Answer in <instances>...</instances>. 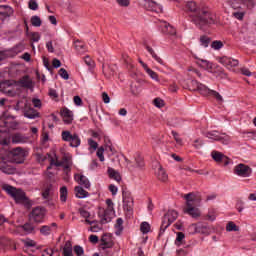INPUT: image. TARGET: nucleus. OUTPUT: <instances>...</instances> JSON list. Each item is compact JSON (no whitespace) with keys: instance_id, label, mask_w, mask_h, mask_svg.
<instances>
[{"instance_id":"1","label":"nucleus","mask_w":256,"mask_h":256,"mask_svg":"<svg viewBox=\"0 0 256 256\" xmlns=\"http://www.w3.org/2000/svg\"><path fill=\"white\" fill-rule=\"evenodd\" d=\"M184 11L187 12L188 17L198 29H203L207 25H213L215 23V15L207 8H202L197 2L190 0L185 3Z\"/></svg>"},{"instance_id":"2","label":"nucleus","mask_w":256,"mask_h":256,"mask_svg":"<svg viewBox=\"0 0 256 256\" xmlns=\"http://www.w3.org/2000/svg\"><path fill=\"white\" fill-rule=\"evenodd\" d=\"M2 189L15 201L16 205H23L27 211L33 207V201L27 197V193L23 189L9 184H5Z\"/></svg>"},{"instance_id":"3","label":"nucleus","mask_w":256,"mask_h":256,"mask_svg":"<svg viewBox=\"0 0 256 256\" xmlns=\"http://www.w3.org/2000/svg\"><path fill=\"white\" fill-rule=\"evenodd\" d=\"M184 199L186 200L184 213L186 215H190L192 219H198V217H201V210H199L201 205V196L189 193L184 196Z\"/></svg>"},{"instance_id":"4","label":"nucleus","mask_w":256,"mask_h":256,"mask_svg":"<svg viewBox=\"0 0 256 256\" xmlns=\"http://www.w3.org/2000/svg\"><path fill=\"white\" fill-rule=\"evenodd\" d=\"M50 161V165L47 167V171H51L53 167H63L65 173L71 171V159L69 157H64L62 161L59 160L56 154H47Z\"/></svg>"},{"instance_id":"5","label":"nucleus","mask_w":256,"mask_h":256,"mask_svg":"<svg viewBox=\"0 0 256 256\" xmlns=\"http://www.w3.org/2000/svg\"><path fill=\"white\" fill-rule=\"evenodd\" d=\"M107 208H99L98 216L100 218V223L105 225L111 223V219L115 217V210L113 208V201L111 199L106 200Z\"/></svg>"},{"instance_id":"6","label":"nucleus","mask_w":256,"mask_h":256,"mask_svg":"<svg viewBox=\"0 0 256 256\" xmlns=\"http://www.w3.org/2000/svg\"><path fill=\"white\" fill-rule=\"evenodd\" d=\"M192 85H194L197 91H199L201 95H204V97H214L215 99H217V101H223V97L221 96V94H219V92L209 89V87H207L205 84L194 80L192 81Z\"/></svg>"},{"instance_id":"7","label":"nucleus","mask_w":256,"mask_h":256,"mask_svg":"<svg viewBox=\"0 0 256 256\" xmlns=\"http://www.w3.org/2000/svg\"><path fill=\"white\" fill-rule=\"evenodd\" d=\"M205 137L218 141L222 145H229L231 143V137L225 133H219L217 130L206 132Z\"/></svg>"},{"instance_id":"8","label":"nucleus","mask_w":256,"mask_h":256,"mask_svg":"<svg viewBox=\"0 0 256 256\" xmlns=\"http://www.w3.org/2000/svg\"><path fill=\"white\" fill-rule=\"evenodd\" d=\"M122 197H123L124 211H127V215H132V213H133V197L131 196V192H129L127 189H123Z\"/></svg>"},{"instance_id":"9","label":"nucleus","mask_w":256,"mask_h":256,"mask_svg":"<svg viewBox=\"0 0 256 256\" xmlns=\"http://www.w3.org/2000/svg\"><path fill=\"white\" fill-rule=\"evenodd\" d=\"M62 141L70 143V147H79L81 138L77 134H71L69 131H62Z\"/></svg>"},{"instance_id":"10","label":"nucleus","mask_w":256,"mask_h":256,"mask_svg":"<svg viewBox=\"0 0 256 256\" xmlns=\"http://www.w3.org/2000/svg\"><path fill=\"white\" fill-rule=\"evenodd\" d=\"M141 7H144L146 11H152L153 13H163V7L153 0L140 1Z\"/></svg>"},{"instance_id":"11","label":"nucleus","mask_w":256,"mask_h":256,"mask_svg":"<svg viewBox=\"0 0 256 256\" xmlns=\"http://www.w3.org/2000/svg\"><path fill=\"white\" fill-rule=\"evenodd\" d=\"M10 153L12 155L13 163L21 164L25 162V150H23L21 147L12 149Z\"/></svg>"},{"instance_id":"12","label":"nucleus","mask_w":256,"mask_h":256,"mask_svg":"<svg viewBox=\"0 0 256 256\" xmlns=\"http://www.w3.org/2000/svg\"><path fill=\"white\" fill-rule=\"evenodd\" d=\"M234 173L238 175V177H251L253 169L245 164H238L234 167Z\"/></svg>"},{"instance_id":"13","label":"nucleus","mask_w":256,"mask_h":256,"mask_svg":"<svg viewBox=\"0 0 256 256\" xmlns=\"http://www.w3.org/2000/svg\"><path fill=\"white\" fill-rule=\"evenodd\" d=\"M179 214L175 210H168L166 214H164L162 218V225H171L177 221V217Z\"/></svg>"},{"instance_id":"14","label":"nucleus","mask_w":256,"mask_h":256,"mask_svg":"<svg viewBox=\"0 0 256 256\" xmlns=\"http://www.w3.org/2000/svg\"><path fill=\"white\" fill-rule=\"evenodd\" d=\"M17 85L24 89H33V78L29 75H24L17 81Z\"/></svg>"},{"instance_id":"15","label":"nucleus","mask_w":256,"mask_h":256,"mask_svg":"<svg viewBox=\"0 0 256 256\" xmlns=\"http://www.w3.org/2000/svg\"><path fill=\"white\" fill-rule=\"evenodd\" d=\"M45 219V208L36 207L33 209V221L34 223H43Z\"/></svg>"},{"instance_id":"16","label":"nucleus","mask_w":256,"mask_h":256,"mask_svg":"<svg viewBox=\"0 0 256 256\" xmlns=\"http://www.w3.org/2000/svg\"><path fill=\"white\" fill-rule=\"evenodd\" d=\"M211 157L212 159H214V161H216V163H223L224 165H229V158L217 150H213L211 152Z\"/></svg>"},{"instance_id":"17","label":"nucleus","mask_w":256,"mask_h":256,"mask_svg":"<svg viewBox=\"0 0 256 256\" xmlns=\"http://www.w3.org/2000/svg\"><path fill=\"white\" fill-rule=\"evenodd\" d=\"M115 245L113 242V236L111 234H104L101 237V247L102 249H111Z\"/></svg>"},{"instance_id":"18","label":"nucleus","mask_w":256,"mask_h":256,"mask_svg":"<svg viewBox=\"0 0 256 256\" xmlns=\"http://www.w3.org/2000/svg\"><path fill=\"white\" fill-rule=\"evenodd\" d=\"M219 63L224 65V67H227L228 69H231V67H237L239 65V60L237 59H232L227 56H224L219 59Z\"/></svg>"},{"instance_id":"19","label":"nucleus","mask_w":256,"mask_h":256,"mask_svg":"<svg viewBox=\"0 0 256 256\" xmlns=\"http://www.w3.org/2000/svg\"><path fill=\"white\" fill-rule=\"evenodd\" d=\"M159 27H160V31H162V33H164L165 35H168L169 29H171L170 35L173 36L177 34V30H175V28H173V26H171L166 21H160Z\"/></svg>"},{"instance_id":"20","label":"nucleus","mask_w":256,"mask_h":256,"mask_svg":"<svg viewBox=\"0 0 256 256\" xmlns=\"http://www.w3.org/2000/svg\"><path fill=\"white\" fill-rule=\"evenodd\" d=\"M75 181L85 187V189H89L91 187V182H89V178L82 174H75L74 176Z\"/></svg>"},{"instance_id":"21","label":"nucleus","mask_w":256,"mask_h":256,"mask_svg":"<svg viewBox=\"0 0 256 256\" xmlns=\"http://www.w3.org/2000/svg\"><path fill=\"white\" fill-rule=\"evenodd\" d=\"M61 116L63 117L64 123L71 125L73 123V112L69 108H63L61 110Z\"/></svg>"},{"instance_id":"22","label":"nucleus","mask_w":256,"mask_h":256,"mask_svg":"<svg viewBox=\"0 0 256 256\" xmlns=\"http://www.w3.org/2000/svg\"><path fill=\"white\" fill-rule=\"evenodd\" d=\"M13 15V8L9 5H0V19H7Z\"/></svg>"},{"instance_id":"23","label":"nucleus","mask_w":256,"mask_h":256,"mask_svg":"<svg viewBox=\"0 0 256 256\" xmlns=\"http://www.w3.org/2000/svg\"><path fill=\"white\" fill-rule=\"evenodd\" d=\"M17 49H19V47L13 48L12 51H10V50L0 51V63H1V61H5V59H7L9 57H14V55H17V53H18Z\"/></svg>"},{"instance_id":"24","label":"nucleus","mask_w":256,"mask_h":256,"mask_svg":"<svg viewBox=\"0 0 256 256\" xmlns=\"http://www.w3.org/2000/svg\"><path fill=\"white\" fill-rule=\"evenodd\" d=\"M29 138L22 133H14L12 135V143H27Z\"/></svg>"},{"instance_id":"25","label":"nucleus","mask_w":256,"mask_h":256,"mask_svg":"<svg viewBox=\"0 0 256 256\" xmlns=\"http://www.w3.org/2000/svg\"><path fill=\"white\" fill-rule=\"evenodd\" d=\"M52 193H53V185L50 184L47 187H45L41 192L42 198L44 199V201L52 199Z\"/></svg>"},{"instance_id":"26","label":"nucleus","mask_w":256,"mask_h":256,"mask_svg":"<svg viewBox=\"0 0 256 256\" xmlns=\"http://www.w3.org/2000/svg\"><path fill=\"white\" fill-rule=\"evenodd\" d=\"M189 233H207V226H195V225H191L188 228Z\"/></svg>"},{"instance_id":"27","label":"nucleus","mask_w":256,"mask_h":256,"mask_svg":"<svg viewBox=\"0 0 256 256\" xmlns=\"http://www.w3.org/2000/svg\"><path fill=\"white\" fill-rule=\"evenodd\" d=\"M196 63L199 65V67L205 69L206 71H211V69H213V65L207 60L197 59Z\"/></svg>"},{"instance_id":"28","label":"nucleus","mask_w":256,"mask_h":256,"mask_svg":"<svg viewBox=\"0 0 256 256\" xmlns=\"http://www.w3.org/2000/svg\"><path fill=\"white\" fill-rule=\"evenodd\" d=\"M74 191H75L76 197H78V199H85V197L89 196V192L85 191V189H83V187H81V186H76Z\"/></svg>"},{"instance_id":"29","label":"nucleus","mask_w":256,"mask_h":256,"mask_svg":"<svg viewBox=\"0 0 256 256\" xmlns=\"http://www.w3.org/2000/svg\"><path fill=\"white\" fill-rule=\"evenodd\" d=\"M63 255L64 256H73V245L71 241H66L64 248H63Z\"/></svg>"},{"instance_id":"30","label":"nucleus","mask_w":256,"mask_h":256,"mask_svg":"<svg viewBox=\"0 0 256 256\" xmlns=\"http://www.w3.org/2000/svg\"><path fill=\"white\" fill-rule=\"evenodd\" d=\"M156 177L157 179H159V181H162V182H165L167 181V179H169L167 172H165V170L162 169L161 167H159L158 170L156 171Z\"/></svg>"},{"instance_id":"31","label":"nucleus","mask_w":256,"mask_h":256,"mask_svg":"<svg viewBox=\"0 0 256 256\" xmlns=\"http://www.w3.org/2000/svg\"><path fill=\"white\" fill-rule=\"evenodd\" d=\"M17 231H19L21 235H28V233H33V226L31 225L17 226Z\"/></svg>"},{"instance_id":"32","label":"nucleus","mask_w":256,"mask_h":256,"mask_svg":"<svg viewBox=\"0 0 256 256\" xmlns=\"http://www.w3.org/2000/svg\"><path fill=\"white\" fill-rule=\"evenodd\" d=\"M108 175L110 179H114V181H117V183L121 181V174H119L115 169L111 167L108 168Z\"/></svg>"},{"instance_id":"33","label":"nucleus","mask_w":256,"mask_h":256,"mask_svg":"<svg viewBox=\"0 0 256 256\" xmlns=\"http://www.w3.org/2000/svg\"><path fill=\"white\" fill-rule=\"evenodd\" d=\"M144 70L146 71L147 75L151 77V79L159 82V75L157 74V72L153 71L151 68H149V66H144Z\"/></svg>"},{"instance_id":"34","label":"nucleus","mask_w":256,"mask_h":256,"mask_svg":"<svg viewBox=\"0 0 256 256\" xmlns=\"http://www.w3.org/2000/svg\"><path fill=\"white\" fill-rule=\"evenodd\" d=\"M79 213L81 217H84L86 223H93V220H91V213H89V211H87L85 208H81Z\"/></svg>"},{"instance_id":"35","label":"nucleus","mask_w":256,"mask_h":256,"mask_svg":"<svg viewBox=\"0 0 256 256\" xmlns=\"http://www.w3.org/2000/svg\"><path fill=\"white\" fill-rule=\"evenodd\" d=\"M146 50L148 51V53H150V55L153 57V59H155V61H157V63H160V65H163V59H161V57L157 56V54L155 53V50H153V48H151V46H146Z\"/></svg>"},{"instance_id":"36","label":"nucleus","mask_w":256,"mask_h":256,"mask_svg":"<svg viewBox=\"0 0 256 256\" xmlns=\"http://www.w3.org/2000/svg\"><path fill=\"white\" fill-rule=\"evenodd\" d=\"M4 127H6V129H17V127H19V123L14 120L5 119Z\"/></svg>"},{"instance_id":"37","label":"nucleus","mask_w":256,"mask_h":256,"mask_svg":"<svg viewBox=\"0 0 256 256\" xmlns=\"http://www.w3.org/2000/svg\"><path fill=\"white\" fill-rule=\"evenodd\" d=\"M216 217H217V210H215V208L209 209L208 214L206 215V220L215 221Z\"/></svg>"},{"instance_id":"38","label":"nucleus","mask_w":256,"mask_h":256,"mask_svg":"<svg viewBox=\"0 0 256 256\" xmlns=\"http://www.w3.org/2000/svg\"><path fill=\"white\" fill-rule=\"evenodd\" d=\"M75 49L78 51V53H85V51H87V46H85L81 41H76Z\"/></svg>"},{"instance_id":"39","label":"nucleus","mask_w":256,"mask_h":256,"mask_svg":"<svg viewBox=\"0 0 256 256\" xmlns=\"http://www.w3.org/2000/svg\"><path fill=\"white\" fill-rule=\"evenodd\" d=\"M42 256H59V251L53 250L51 248L44 249V251L42 252Z\"/></svg>"},{"instance_id":"40","label":"nucleus","mask_w":256,"mask_h":256,"mask_svg":"<svg viewBox=\"0 0 256 256\" xmlns=\"http://www.w3.org/2000/svg\"><path fill=\"white\" fill-rule=\"evenodd\" d=\"M67 195V188L65 186L60 188V201H62V203H65V201H67Z\"/></svg>"},{"instance_id":"41","label":"nucleus","mask_w":256,"mask_h":256,"mask_svg":"<svg viewBox=\"0 0 256 256\" xmlns=\"http://www.w3.org/2000/svg\"><path fill=\"white\" fill-rule=\"evenodd\" d=\"M209 43H211V38L207 36L200 37V45H202V47H209Z\"/></svg>"},{"instance_id":"42","label":"nucleus","mask_w":256,"mask_h":256,"mask_svg":"<svg viewBox=\"0 0 256 256\" xmlns=\"http://www.w3.org/2000/svg\"><path fill=\"white\" fill-rule=\"evenodd\" d=\"M211 47L215 49V51H219V49H223V42L220 40L213 41Z\"/></svg>"},{"instance_id":"43","label":"nucleus","mask_w":256,"mask_h":256,"mask_svg":"<svg viewBox=\"0 0 256 256\" xmlns=\"http://www.w3.org/2000/svg\"><path fill=\"white\" fill-rule=\"evenodd\" d=\"M8 87H11V82L9 80H5V81L0 83V89L4 93H7V88Z\"/></svg>"},{"instance_id":"44","label":"nucleus","mask_w":256,"mask_h":256,"mask_svg":"<svg viewBox=\"0 0 256 256\" xmlns=\"http://www.w3.org/2000/svg\"><path fill=\"white\" fill-rule=\"evenodd\" d=\"M74 253L77 256H83V255H85V250L83 249V247L76 245V246H74Z\"/></svg>"},{"instance_id":"45","label":"nucleus","mask_w":256,"mask_h":256,"mask_svg":"<svg viewBox=\"0 0 256 256\" xmlns=\"http://www.w3.org/2000/svg\"><path fill=\"white\" fill-rule=\"evenodd\" d=\"M33 107L34 109H41L43 107V102L39 98H33Z\"/></svg>"},{"instance_id":"46","label":"nucleus","mask_w":256,"mask_h":256,"mask_svg":"<svg viewBox=\"0 0 256 256\" xmlns=\"http://www.w3.org/2000/svg\"><path fill=\"white\" fill-rule=\"evenodd\" d=\"M104 152H105V148H103V147H100L97 150V157L99 158V160L101 162L105 161V156L103 155Z\"/></svg>"},{"instance_id":"47","label":"nucleus","mask_w":256,"mask_h":256,"mask_svg":"<svg viewBox=\"0 0 256 256\" xmlns=\"http://www.w3.org/2000/svg\"><path fill=\"white\" fill-rule=\"evenodd\" d=\"M43 21L39 16H33V27H41Z\"/></svg>"},{"instance_id":"48","label":"nucleus","mask_w":256,"mask_h":256,"mask_svg":"<svg viewBox=\"0 0 256 256\" xmlns=\"http://www.w3.org/2000/svg\"><path fill=\"white\" fill-rule=\"evenodd\" d=\"M24 115L28 118V119H33V109L32 108H24Z\"/></svg>"},{"instance_id":"49","label":"nucleus","mask_w":256,"mask_h":256,"mask_svg":"<svg viewBox=\"0 0 256 256\" xmlns=\"http://www.w3.org/2000/svg\"><path fill=\"white\" fill-rule=\"evenodd\" d=\"M58 73L60 77H62V79H65L66 81L67 79H69V73H67V70H65V68H61Z\"/></svg>"},{"instance_id":"50","label":"nucleus","mask_w":256,"mask_h":256,"mask_svg":"<svg viewBox=\"0 0 256 256\" xmlns=\"http://www.w3.org/2000/svg\"><path fill=\"white\" fill-rule=\"evenodd\" d=\"M140 231H141V233H143V235H147V233H150V231H151V226L141 225L140 226Z\"/></svg>"},{"instance_id":"51","label":"nucleus","mask_w":256,"mask_h":256,"mask_svg":"<svg viewBox=\"0 0 256 256\" xmlns=\"http://www.w3.org/2000/svg\"><path fill=\"white\" fill-rule=\"evenodd\" d=\"M84 63H86L88 67H95V62L89 56L84 58Z\"/></svg>"},{"instance_id":"52","label":"nucleus","mask_w":256,"mask_h":256,"mask_svg":"<svg viewBox=\"0 0 256 256\" xmlns=\"http://www.w3.org/2000/svg\"><path fill=\"white\" fill-rule=\"evenodd\" d=\"M117 3L120 7H129L131 5L130 0H117Z\"/></svg>"},{"instance_id":"53","label":"nucleus","mask_w":256,"mask_h":256,"mask_svg":"<svg viewBox=\"0 0 256 256\" xmlns=\"http://www.w3.org/2000/svg\"><path fill=\"white\" fill-rule=\"evenodd\" d=\"M88 145L90 149H93L94 151L97 149V147H99V144H97V142L93 139H88Z\"/></svg>"},{"instance_id":"54","label":"nucleus","mask_w":256,"mask_h":256,"mask_svg":"<svg viewBox=\"0 0 256 256\" xmlns=\"http://www.w3.org/2000/svg\"><path fill=\"white\" fill-rule=\"evenodd\" d=\"M193 147L195 149H201V147H203V140L201 139H196L193 143Z\"/></svg>"},{"instance_id":"55","label":"nucleus","mask_w":256,"mask_h":256,"mask_svg":"<svg viewBox=\"0 0 256 256\" xmlns=\"http://www.w3.org/2000/svg\"><path fill=\"white\" fill-rule=\"evenodd\" d=\"M103 229L102 226L99 225H93L89 228V231H91L92 233H99V231H101Z\"/></svg>"},{"instance_id":"56","label":"nucleus","mask_w":256,"mask_h":256,"mask_svg":"<svg viewBox=\"0 0 256 256\" xmlns=\"http://www.w3.org/2000/svg\"><path fill=\"white\" fill-rule=\"evenodd\" d=\"M154 105H155V107L161 108V107H163V105H165V103L163 102V100L161 98H155Z\"/></svg>"},{"instance_id":"57","label":"nucleus","mask_w":256,"mask_h":256,"mask_svg":"<svg viewBox=\"0 0 256 256\" xmlns=\"http://www.w3.org/2000/svg\"><path fill=\"white\" fill-rule=\"evenodd\" d=\"M51 231V228L47 225L45 226H42V228L40 229V232L43 234V235H49Z\"/></svg>"},{"instance_id":"58","label":"nucleus","mask_w":256,"mask_h":256,"mask_svg":"<svg viewBox=\"0 0 256 256\" xmlns=\"http://www.w3.org/2000/svg\"><path fill=\"white\" fill-rule=\"evenodd\" d=\"M45 203L50 207V209H55V200H53V198L45 200Z\"/></svg>"},{"instance_id":"59","label":"nucleus","mask_w":256,"mask_h":256,"mask_svg":"<svg viewBox=\"0 0 256 256\" xmlns=\"http://www.w3.org/2000/svg\"><path fill=\"white\" fill-rule=\"evenodd\" d=\"M172 135L176 141V143H178L179 145H181V143H183V140L179 137V134L175 131H172Z\"/></svg>"},{"instance_id":"60","label":"nucleus","mask_w":256,"mask_h":256,"mask_svg":"<svg viewBox=\"0 0 256 256\" xmlns=\"http://www.w3.org/2000/svg\"><path fill=\"white\" fill-rule=\"evenodd\" d=\"M89 241L90 243L97 244L99 243V237L97 235H90Z\"/></svg>"},{"instance_id":"61","label":"nucleus","mask_w":256,"mask_h":256,"mask_svg":"<svg viewBox=\"0 0 256 256\" xmlns=\"http://www.w3.org/2000/svg\"><path fill=\"white\" fill-rule=\"evenodd\" d=\"M239 230V226L238 225H227L226 226V231H238Z\"/></svg>"},{"instance_id":"62","label":"nucleus","mask_w":256,"mask_h":256,"mask_svg":"<svg viewBox=\"0 0 256 256\" xmlns=\"http://www.w3.org/2000/svg\"><path fill=\"white\" fill-rule=\"evenodd\" d=\"M47 159V156H44L43 154H36V161L38 163H43Z\"/></svg>"},{"instance_id":"63","label":"nucleus","mask_w":256,"mask_h":256,"mask_svg":"<svg viewBox=\"0 0 256 256\" xmlns=\"http://www.w3.org/2000/svg\"><path fill=\"white\" fill-rule=\"evenodd\" d=\"M234 17L241 21L243 20V17H245V12H234Z\"/></svg>"},{"instance_id":"64","label":"nucleus","mask_w":256,"mask_h":256,"mask_svg":"<svg viewBox=\"0 0 256 256\" xmlns=\"http://www.w3.org/2000/svg\"><path fill=\"white\" fill-rule=\"evenodd\" d=\"M121 233H123V225H116L115 226V234L121 235Z\"/></svg>"}]
</instances>
